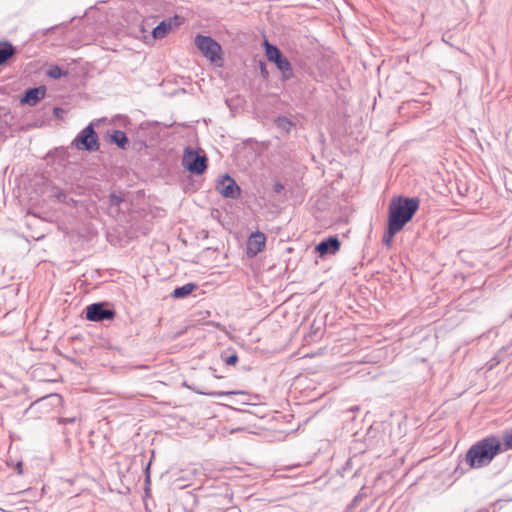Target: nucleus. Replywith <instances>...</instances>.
I'll use <instances>...</instances> for the list:
<instances>
[{
    "instance_id": "obj_8",
    "label": "nucleus",
    "mask_w": 512,
    "mask_h": 512,
    "mask_svg": "<svg viewBox=\"0 0 512 512\" xmlns=\"http://www.w3.org/2000/svg\"><path fill=\"white\" fill-rule=\"evenodd\" d=\"M115 311L107 309L103 303H93L86 308V318L90 321L100 322L113 319Z\"/></svg>"
},
{
    "instance_id": "obj_11",
    "label": "nucleus",
    "mask_w": 512,
    "mask_h": 512,
    "mask_svg": "<svg viewBox=\"0 0 512 512\" xmlns=\"http://www.w3.org/2000/svg\"><path fill=\"white\" fill-rule=\"evenodd\" d=\"M340 249V241L337 237H328L327 239L321 241L316 246V251L319 252L321 256L326 254H335Z\"/></svg>"
},
{
    "instance_id": "obj_10",
    "label": "nucleus",
    "mask_w": 512,
    "mask_h": 512,
    "mask_svg": "<svg viewBox=\"0 0 512 512\" xmlns=\"http://www.w3.org/2000/svg\"><path fill=\"white\" fill-rule=\"evenodd\" d=\"M266 237L262 232L252 233L247 241L246 252L248 256H256L265 247Z\"/></svg>"
},
{
    "instance_id": "obj_2",
    "label": "nucleus",
    "mask_w": 512,
    "mask_h": 512,
    "mask_svg": "<svg viewBox=\"0 0 512 512\" xmlns=\"http://www.w3.org/2000/svg\"><path fill=\"white\" fill-rule=\"evenodd\" d=\"M500 451H502V444L499 438L488 436L472 445L465 459L470 467L481 468L490 464Z\"/></svg>"
},
{
    "instance_id": "obj_18",
    "label": "nucleus",
    "mask_w": 512,
    "mask_h": 512,
    "mask_svg": "<svg viewBox=\"0 0 512 512\" xmlns=\"http://www.w3.org/2000/svg\"><path fill=\"white\" fill-rule=\"evenodd\" d=\"M47 75L50 77V78H53V79H59L60 77H62L64 75V72L62 71V69L57 66V65H54V66H51L48 71H47Z\"/></svg>"
},
{
    "instance_id": "obj_13",
    "label": "nucleus",
    "mask_w": 512,
    "mask_h": 512,
    "mask_svg": "<svg viewBox=\"0 0 512 512\" xmlns=\"http://www.w3.org/2000/svg\"><path fill=\"white\" fill-rule=\"evenodd\" d=\"M13 45L7 41L0 42V65L4 64L14 55Z\"/></svg>"
},
{
    "instance_id": "obj_24",
    "label": "nucleus",
    "mask_w": 512,
    "mask_h": 512,
    "mask_svg": "<svg viewBox=\"0 0 512 512\" xmlns=\"http://www.w3.org/2000/svg\"><path fill=\"white\" fill-rule=\"evenodd\" d=\"M74 421H75L74 417H71V418H60L59 419V422L62 423V424L72 423Z\"/></svg>"
},
{
    "instance_id": "obj_23",
    "label": "nucleus",
    "mask_w": 512,
    "mask_h": 512,
    "mask_svg": "<svg viewBox=\"0 0 512 512\" xmlns=\"http://www.w3.org/2000/svg\"><path fill=\"white\" fill-rule=\"evenodd\" d=\"M283 189H284V186L279 182L275 183L273 186V190L276 193H280Z\"/></svg>"
},
{
    "instance_id": "obj_22",
    "label": "nucleus",
    "mask_w": 512,
    "mask_h": 512,
    "mask_svg": "<svg viewBox=\"0 0 512 512\" xmlns=\"http://www.w3.org/2000/svg\"><path fill=\"white\" fill-rule=\"evenodd\" d=\"M278 125L286 127V126H290L291 122L288 119H286V118H279L278 119Z\"/></svg>"
},
{
    "instance_id": "obj_17",
    "label": "nucleus",
    "mask_w": 512,
    "mask_h": 512,
    "mask_svg": "<svg viewBox=\"0 0 512 512\" xmlns=\"http://www.w3.org/2000/svg\"><path fill=\"white\" fill-rule=\"evenodd\" d=\"M503 450H512V428L503 432Z\"/></svg>"
},
{
    "instance_id": "obj_6",
    "label": "nucleus",
    "mask_w": 512,
    "mask_h": 512,
    "mask_svg": "<svg viewBox=\"0 0 512 512\" xmlns=\"http://www.w3.org/2000/svg\"><path fill=\"white\" fill-rule=\"evenodd\" d=\"M79 150L96 151L99 149V143L96 132L92 124H89L81 130L72 142Z\"/></svg>"
},
{
    "instance_id": "obj_14",
    "label": "nucleus",
    "mask_w": 512,
    "mask_h": 512,
    "mask_svg": "<svg viewBox=\"0 0 512 512\" xmlns=\"http://www.w3.org/2000/svg\"><path fill=\"white\" fill-rule=\"evenodd\" d=\"M123 202V198L117 193L113 192L109 195L108 204H109V214L112 216H116L119 214V205Z\"/></svg>"
},
{
    "instance_id": "obj_12",
    "label": "nucleus",
    "mask_w": 512,
    "mask_h": 512,
    "mask_svg": "<svg viewBox=\"0 0 512 512\" xmlns=\"http://www.w3.org/2000/svg\"><path fill=\"white\" fill-rule=\"evenodd\" d=\"M45 95L46 88L44 86L30 88L25 92L21 102L30 106H35L41 99L45 97Z\"/></svg>"
},
{
    "instance_id": "obj_16",
    "label": "nucleus",
    "mask_w": 512,
    "mask_h": 512,
    "mask_svg": "<svg viewBox=\"0 0 512 512\" xmlns=\"http://www.w3.org/2000/svg\"><path fill=\"white\" fill-rule=\"evenodd\" d=\"M111 142L120 148H125L128 145V138L121 130H115L110 136Z\"/></svg>"
},
{
    "instance_id": "obj_20",
    "label": "nucleus",
    "mask_w": 512,
    "mask_h": 512,
    "mask_svg": "<svg viewBox=\"0 0 512 512\" xmlns=\"http://www.w3.org/2000/svg\"><path fill=\"white\" fill-rule=\"evenodd\" d=\"M237 361H238V357L236 354H232V355L226 357V359H225V363L227 365H235L237 363Z\"/></svg>"
},
{
    "instance_id": "obj_1",
    "label": "nucleus",
    "mask_w": 512,
    "mask_h": 512,
    "mask_svg": "<svg viewBox=\"0 0 512 512\" xmlns=\"http://www.w3.org/2000/svg\"><path fill=\"white\" fill-rule=\"evenodd\" d=\"M419 208L418 198L398 197L389 205V232L395 235L412 219Z\"/></svg>"
},
{
    "instance_id": "obj_4",
    "label": "nucleus",
    "mask_w": 512,
    "mask_h": 512,
    "mask_svg": "<svg viewBox=\"0 0 512 512\" xmlns=\"http://www.w3.org/2000/svg\"><path fill=\"white\" fill-rule=\"evenodd\" d=\"M182 166L190 173L200 175L207 167V158L198 151L187 147L183 154Z\"/></svg>"
},
{
    "instance_id": "obj_3",
    "label": "nucleus",
    "mask_w": 512,
    "mask_h": 512,
    "mask_svg": "<svg viewBox=\"0 0 512 512\" xmlns=\"http://www.w3.org/2000/svg\"><path fill=\"white\" fill-rule=\"evenodd\" d=\"M265 48L267 59L276 64L282 73L283 80L291 79L293 77V70L289 60L283 56L276 46L269 44L267 41H265Z\"/></svg>"
},
{
    "instance_id": "obj_19",
    "label": "nucleus",
    "mask_w": 512,
    "mask_h": 512,
    "mask_svg": "<svg viewBox=\"0 0 512 512\" xmlns=\"http://www.w3.org/2000/svg\"><path fill=\"white\" fill-rule=\"evenodd\" d=\"M197 392L202 395H208V396H213V397H222V396L235 394V392H204V391H197Z\"/></svg>"
},
{
    "instance_id": "obj_7",
    "label": "nucleus",
    "mask_w": 512,
    "mask_h": 512,
    "mask_svg": "<svg viewBox=\"0 0 512 512\" xmlns=\"http://www.w3.org/2000/svg\"><path fill=\"white\" fill-rule=\"evenodd\" d=\"M216 189L223 197L231 199H237L241 193L240 187L228 174L221 177L217 182Z\"/></svg>"
},
{
    "instance_id": "obj_5",
    "label": "nucleus",
    "mask_w": 512,
    "mask_h": 512,
    "mask_svg": "<svg viewBox=\"0 0 512 512\" xmlns=\"http://www.w3.org/2000/svg\"><path fill=\"white\" fill-rule=\"evenodd\" d=\"M195 45L200 52L211 62L215 63L222 59L221 46L210 36L197 35L195 37Z\"/></svg>"
},
{
    "instance_id": "obj_9",
    "label": "nucleus",
    "mask_w": 512,
    "mask_h": 512,
    "mask_svg": "<svg viewBox=\"0 0 512 512\" xmlns=\"http://www.w3.org/2000/svg\"><path fill=\"white\" fill-rule=\"evenodd\" d=\"M183 21L180 16L161 21L153 30L152 36L154 39H163L172 30L173 27L179 26Z\"/></svg>"
},
{
    "instance_id": "obj_21",
    "label": "nucleus",
    "mask_w": 512,
    "mask_h": 512,
    "mask_svg": "<svg viewBox=\"0 0 512 512\" xmlns=\"http://www.w3.org/2000/svg\"><path fill=\"white\" fill-rule=\"evenodd\" d=\"M394 235H391L389 232V228L387 229V235L383 238V244L386 246H390L392 238Z\"/></svg>"
},
{
    "instance_id": "obj_15",
    "label": "nucleus",
    "mask_w": 512,
    "mask_h": 512,
    "mask_svg": "<svg viewBox=\"0 0 512 512\" xmlns=\"http://www.w3.org/2000/svg\"><path fill=\"white\" fill-rule=\"evenodd\" d=\"M196 288V284L194 283H187L181 287H177L172 292V296L176 299L184 298L188 296L192 291H194Z\"/></svg>"
}]
</instances>
